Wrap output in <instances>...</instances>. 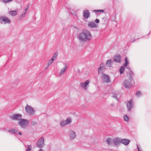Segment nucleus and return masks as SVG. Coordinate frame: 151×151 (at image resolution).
<instances>
[{
    "label": "nucleus",
    "instance_id": "nucleus-25",
    "mask_svg": "<svg viewBox=\"0 0 151 151\" xmlns=\"http://www.w3.org/2000/svg\"><path fill=\"white\" fill-rule=\"evenodd\" d=\"M124 66H121L120 69L119 70V72L121 74H122L123 73L124 71Z\"/></svg>",
    "mask_w": 151,
    "mask_h": 151
},
{
    "label": "nucleus",
    "instance_id": "nucleus-35",
    "mask_svg": "<svg viewBox=\"0 0 151 151\" xmlns=\"http://www.w3.org/2000/svg\"><path fill=\"white\" fill-rule=\"evenodd\" d=\"M12 1V0H3V1L6 3H7Z\"/></svg>",
    "mask_w": 151,
    "mask_h": 151
},
{
    "label": "nucleus",
    "instance_id": "nucleus-37",
    "mask_svg": "<svg viewBox=\"0 0 151 151\" xmlns=\"http://www.w3.org/2000/svg\"><path fill=\"white\" fill-rule=\"evenodd\" d=\"M99 20L97 19H96L95 20V22L97 23H99Z\"/></svg>",
    "mask_w": 151,
    "mask_h": 151
},
{
    "label": "nucleus",
    "instance_id": "nucleus-27",
    "mask_svg": "<svg viewBox=\"0 0 151 151\" xmlns=\"http://www.w3.org/2000/svg\"><path fill=\"white\" fill-rule=\"evenodd\" d=\"M58 55V52H55L54 54L53 55V56L51 58H52V59H53L54 60H55L57 58Z\"/></svg>",
    "mask_w": 151,
    "mask_h": 151
},
{
    "label": "nucleus",
    "instance_id": "nucleus-36",
    "mask_svg": "<svg viewBox=\"0 0 151 151\" xmlns=\"http://www.w3.org/2000/svg\"><path fill=\"white\" fill-rule=\"evenodd\" d=\"M31 124L33 125H35L37 124V123L36 122L33 121H32L31 122Z\"/></svg>",
    "mask_w": 151,
    "mask_h": 151
},
{
    "label": "nucleus",
    "instance_id": "nucleus-32",
    "mask_svg": "<svg viewBox=\"0 0 151 151\" xmlns=\"http://www.w3.org/2000/svg\"><path fill=\"white\" fill-rule=\"evenodd\" d=\"M124 121L126 122H128L129 120V118L127 115L124 116Z\"/></svg>",
    "mask_w": 151,
    "mask_h": 151
},
{
    "label": "nucleus",
    "instance_id": "nucleus-31",
    "mask_svg": "<svg viewBox=\"0 0 151 151\" xmlns=\"http://www.w3.org/2000/svg\"><path fill=\"white\" fill-rule=\"evenodd\" d=\"M93 11L95 12H104L105 11V10H104L103 9H98V10H93Z\"/></svg>",
    "mask_w": 151,
    "mask_h": 151
},
{
    "label": "nucleus",
    "instance_id": "nucleus-17",
    "mask_svg": "<svg viewBox=\"0 0 151 151\" xmlns=\"http://www.w3.org/2000/svg\"><path fill=\"white\" fill-rule=\"evenodd\" d=\"M129 140L127 139H122L121 138V143H122L125 145H128L129 143Z\"/></svg>",
    "mask_w": 151,
    "mask_h": 151
},
{
    "label": "nucleus",
    "instance_id": "nucleus-29",
    "mask_svg": "<svg viewBox=\"0 0 151 151\" xmlns=\"http://www.w3.org/2000/svg\"><path fill=\"white\" fill-rule=\"evenodd\" d=\"M136 95L137 97H139L142 96V94L140 91H138L136 92Z\"/></svg>",
    "mask_w": 151,
    "mask_h": 151
},
{
    "label": "nucleus",
    "instance_id": "nucleus-24",
    "mask_svg": "<svg viewBox=\"0 0 151 151\" xmlns=\"http://www.w3.org/2000/svg\"><path fill=\"white\" fill-rule=\"evenodd\" d=\"M54 60L52 59V58H51L50 60L48 63L47 66L46 68H45V69H47L48 67L54 62Z\"/></svg>",
    "mask_w": 151,
    "mask_h": 151
},
{
    "label": "nucleus",
    "instance_id": "nucleus-5",
    "mask_svg": "<svg viewBox=\"0 0 151 151\" xmlns=\"http://www.w3.org/2000/svg\"><path fill=\"white\" fill-rule=\"evenodd\" d=\"M101 79L103 81L106 83L110 82V79L109 76L104 73H103L101 76Z\"/></svg>",
    "mask_w": 151,
    "mask_h": 151
},
{
    "label": "nucleus",
    "instance_id": "nucleus-20",
    "mask_svg": "<svg viewBox=\"0 0 151 151\" xmlns=\"http://www.w3.org/2000/svg\"><path fill=\"white\" fill-rule=\"evenodd\" d=\"M112 65V61L111 59L107 61L106 63V65L107 66L111 67Z\"/></svg>",
    "mask_w": 151,
    "mask_h": 151
},
{
    "label": "nucleus",
    "instance_id": "nucleus-38",
    "mask_svg": "<svg viewBox=\"0 0 151 151\" xmlns=\"http://www.w3.org/2000/svg\"><path fill=\"white\" fill-rule=\"evenodd\" d=\"M28 7H29V6H28L27 7L26 9H25L24 10L25 12H27V10L28 9Z\"/></svg>",
    "mask_w": 151,
    "mask_h": 151
},
{
    "label": "nucleus",
    "instance_id": "nucleus-26",
    "mask_svg": "<svg viewBox=\"0 0 151 151\" xmlns=\"http://www.w3.org/2000/svg\"><path fill=\"white\" fill-rule=\"evenodd\" d=\"M27 148L26 151H31L32 150V146L31 145H28L27 146Z\"/></svg>",
    "mask_w": 151,
    "mask_h": 151
},
{
    "label": "nucleus",
    "instance_id": "nucleus-7",
    "mask_svg": "<svg viewBox=\"0 0 151 151\" xmlns=\"http://www.w3.org/2000/svg\"><path fill=\"white\" fill-rule=\"evenodd\" d=\"M44 145V139L43 137L39 139L37 144V145L40 148H42Z\"/></svg>",
    "mask_w": 151,
    "mask_h": 151
},
{
    "label": "nucleus",
    "instance_id": "nucleus-41",
    "mask_svg": "<svg viewBox=\"0 0 151 151\" xmlns=\"http://www.w3.org/2000/svg\"><path fill=\"white\" fill-rule=\"evenodd\" d=\"M135 39H132V42H134V41H135Z\"/></svg>",
    "mask_w": 151,
    "mask_h": 151
},
{
    "label": "nucleus",
    "instance_id": "nucleus-42",
    "mask_svg": "<svg viewBox=\"0 0 151 151\" xmlns=\"http://www.w3.org/2000/svg\"><path fill=\"white\" fill-rule=\"evenodd\" d=\"M39 151H44V150L42 149H40Z\"/></svg>",
    "mask_w": 151,
    "mask_h": 151
},
{
    "label": "nucleus",
    "instance_id": "nucleus-4",
    "mask_svg": "<svg viewBox=\"0 0 151 151\" xmlns=\"http://www.w3.org/2000/svg\"><path fill=\"white\" fill-rule=\"evenodd\" d=\"M25 109L27 114L33 115L35 114V111L34 109L32 107L27 104L25 107Z\"/></svg>",
    "mask_w": 151,
    "mask_h": 151
},
{
    "label": "nucleus",
    "instance_id": "nucleus-22",
    "mask_svg": "<svg viewBox=\"0 0 151 151\" xmlns=\"http://www.w3.org/2000/svg\"><path fill=\"white\" fill-rule=\"evenodd\" d=\"M8 132L14 134H17L18 132V131L14 129H12L10 130H8Z\"/></svg>",
    "mask_w": 151,
    "mask_h": 151
},
{
    "label": "nucleus",
    "instance_id": "nucleus-33",
    "mask_svg": "<svg viewBox=\"0 0 151 151\" xmlns=\"http://www.w3.org/2000/svg\"><path fill=\"white\" fill-rule=\"evenodd\" d=\"M26 14V12H24L20 16V18L21 19H23L25 17Z\"/></svg>",
    "mask_w": 151,
    "mask_h": 151
},
{
    "label": "nucleus",
    "instance_id": "nucleus-15",
    "mask_svg": "<svg viewBox=\"0 0 151 151\" xmlns=\"http://www.w3.org/2000/svg\"><path fill=\"white\" fill-rule=\"evenodd\" d=\"M67 68V64L66 63L64 64V67L61 69L59 73V75L60 76L63 75L65 73Z\"/></svg>",
    "mask_w": 151,
    "mask_h": 151
},
{
    "label": "nucleus",
    "instance_id": "nucleus-2",
    "mask_svg": "<svg viewBox=\"0 0 151 151\" xmlns=\"http://www.w3.org/2000/svg\"><path fill=\"white\" fill-rule=\"evenodd\" d=\"M127 68L128 69L129 73L127 76L129 78V80H126L124 82V86L126 88H129L132 86V82L133 80V76H134V73L132 71L129 67H127Z\"/></svg>",
    "mask_w": 151,
    "mask_h": 151
},
{
    "label": "nucleus",
    "instance_id": "nucleus-3",
    "mask_svg": "<svg viewBox=\"0 0 151 151\" xmlns=\"http://www.w3.org/2000/svg\"><path fill=\"white\" fill-rule=\"evenodd\" d=\"M29 121L27 119H21L18 121L19 125L22 128H25L29 123Z\"/></svg>",
    "mask_w": 151,
    "mask_h": 151
},
{
    "label": "nucleus",
    "instance_id": "nucleus-19",
    "mask_svg": "<svg viewBox=\"0 0 151 151\" xmlns=\"http://www.w3.org/2000/svg\"><path fill=\"white\" fill-rule=\"evenodd\" d=\"M106 142L108 145H111L113 144V139H112L110 138H108L107 139H106Z\"/></svg>",
    "mask_w": 151,
    "mask_h": 151
},
{
    "label": "nucleus",
    "instance_id": "nucleus-28",
    "mask_svg": "<svg viewBox=\"0 0 151 151\" xmlns=\"http://www.w3.org/2000/svg\"><path fill=\"white\" fill-rule=\"evenodd\" d=\"M125 62L124 64V66L126 67L127 66L129 63V62L127 58V57H126L125 59Z\"/></svg>",
    "mask_w": 151,
    "mask_h": 151
},
{
    "label": "nucleus",
    "instance_id": "nucleus-40",
    "mask_svg": "<svg viewBox=\"0 0 151 151\" xmlns=\"http://www.w3.org/2000/svg\"><path fill=\"white\" fill-rule=\"evenodd\" d=\"M137 149H138V151H142L141 150H140L139 149V148L138 147V146L137 145Z\"/></svg>",
    "mask_w": 151,
    "mask_h": 151
},
{
    "label": "nucleus",
    "instance_id": "nucleus-8",
    "mask_svg": "<svg viewBox=\"0 0 151 151\" xmlns=\"http://www.w3.org/2000/svg\"><path fill=\"white\" fill-rule=\"evenodd\" d=\"M106 69V67L104 63H102L99 67L98 69V73H101L102 74L104 73Z\"/></svg>",
    "mask_w": 151,
    "mask_h": 151
},
{
    "label": "nucleus",
    "instance_id": "nucleus-23",
    "mask_svg": "<svg viewBox=\"0 0 151 151\" xmlns=\"http://www.w3.org/2000/svg\"><path fill=\"white\" fill-rule=\"evenodd\" d=\"M10 20L8 17H5L4 22V24H10Z\"/></svg>",
    "mask_w": 151,
    "mask_h": 151
},
{
    "label": "nucleus",
    "instance_id": "nucleus-1",
    "mask_svg": "<svg viewBox=\"0 0 151 151\" xmlns=\"http://www.w3.org/2000/svg\"><path fill=\"white\" fill-rule=\"evenodd\" d=\"M92 38V36L90 32L88 29H83L82 32L79 33L77 39L81 42H86L90 41Z\"/></svg>",
    "mask_w": 151,
    "mask_h": 151
},
{
    "label": "nucleus",
    "instance_id": "nucleus-21",
    "mask_svg": "<svg viewBox=\"0 0 151 151\" xmlns=\"http://www.w3.org/2000/svg\"><path fill=\"white\" fill-rule=\"evenodd\" d=\"M9 14L12 16H15L17 14V12L16 11H11L9 12Z\"/></svg>",
    "mask_w": 151,
    "mask_h": 151
},
{
    "label": "nucleus",
    "instance_id": "nucleus-39",
    "mask_svg": "<svg viewBox=\"0 0 151 151\" xmlns=\"http://www.w3.org/2000/svg\"><path fill=\"white\" fill-rule=\"evenodd\" d=\"M17 133H18V134L19 135H22V133L20 132H18Z\"/></svg>",
    "mask_w": 151,
    "mask_h": 151
},
{
    "label": "nucleus",
    "instance_id": "nucleus-11",
    "mask_svg": "<svg viewBox=\"0 0 151 151\" xmlns=\"http://www.w3.org/2000/svg\"><path fill=\"white\" fill-rule=\"evenodd\" d=\"M90 81L89 80H87L84 82H81L80 83L81 87L85 90H86L87 86L90 83Z\"/></svg>",
    "mask_w": 151,
    "mask_h": 151
},
{
    "label": "nucleus",
    "instance_id": "nucleus-13",
    "mask_svg": "<svg viewBox=\"0 0 151 151\" xmlns=\"http://www.w3.org/2000/svg\"><path fill=\"white\" fill-rule=\"evenodd\" d=\"M127 106L128 110L130 111H131L133 107L132 105V99L130 100L127 103Z\"/></svg>",
    "mask_w": 151,
    "mask_h": 151
},
{
    "label": "nucleus",
    "instance_id": "nucleus-14",
    "mask_svg": "<svg viewBox=\"0 0 151 151\" xmlns=\"http://www.w3.org/2000/svg\"><path fill=\"white\" fill-rule=\"evenodd\" d=\"M88 26L91 28H96L98 27V24H96L94 22H89L88 23Z\"/></svg>",
    "mask_w": 151,
    "mask_h": 151
},
{
    "label": "nucleus",
    "instance_id": "nucleus-18",
    "mask_svg": "<svg viewBox=\"0 0 151 151\" xmlns=\"http://www.w3.org/2000/svg\"><path fill=\"white\" fill-rule=\"evenodd\" d=\"M83 16L85 19L88 18L90 16V13L88 10L83 11Z\"/></svg>",
    "mask_w": 151,
    "mask_h": 151
},
{
    "label": "nucleus",
    "instance_id": "nucleus-12",
    "mask_svg": "<svg viewBox=\"0 0 151 151\" xmlns=\"http://www.w3.org/2000/svg\"><path fill=\"white\" fill-rule=\"evenodd\" d=\"M69 135L70 136V139L71 140H73L76 137V132L72 130H70L69 132Z\"/></svg>",
    "mask_w": 151,
    "mask_h": 151
},
{
    "label": "nucleus",
    "instance_id": "nucleus-34",
    "mask_svg": "<svg viewBox=\"0 0 151 151\" xmlns=\"http://www.w3.org/2000/svg\"><path fill=\"white\" fill-rule=\"evenodd\" d=\"M112 97L113 98L116 99L117 100H118V99L117 98V95L116 94H113L112 96Z\"/></svg>",
    "mask_w": 151,
    "mask_h": 151
},
{
    "label": "nucleus",
    "instance_id": "nucleus-16",
    "mask_svg": "<svg viewBox=\"0 0 151 151\" xmlns=\"http://www.w3.org/2000/svg\"><path fill=\"white\" fill-rule=\"evenodd\" d=\"M121 56L119 55H116L114 56L113 58V60L114 62L117 63L121 62Z\"/></svg>",
    "mask_w": 151,
    "mask_h": 151
},
{
    "label": "nucleus",
    "instance_id": "nucleus-10",
    "mask_svg": "<svg viewBox=\"0 0 151 151\" xmlns=\"http://www.w3.org/2000/svg\"><path fill=\"white\" fill-rule=\"evenodd\" d=\"M113 144L115 146H118L121 144V138L115 137L113 139Z\"/></svg>",
    "mask_w": 151,
    "mask_h": 151
},
{
    "label": "nucleus",
    "instance_id": "nucleus-9",
    "mask_svg": "<svg viewBox=\"0 0 151 151\" xmlns=\"http://www.w3.org/2000/svg\"><path fill=\"white\" fill-rule=\"evenodd\" d=\"M22 115L20 114H16L10 116L11 119L14 120H18L21 119Z\"/></svg>",
    "mask_w": 151,
    "mask_h": 151
},
{
    "label": "nucleus",
    "instance_id": "nucleus-6",
    "mask_svg": "<svg viewBox=\"0 0 151 151\" xmlns=\"http://www.w3.org/2000/svg\"><path fill=\"white\" fill-rule=\"evenodd\" d=\"M71 122V119L68 118L65 120L61 121L60 122V125L62 127H64L68 124H69Z\"/></svg>",
    "mask_w": 151,
    "mask_h": 151
},
{
    "label": "nucleus",
    "instance_id": "nucleus-30",
    "mask_svg": "<svg viewBox=\"0 0 151 151\" xmlns=\"http://www.w3.org/2000/svg\"><path fill=\"white\" fill-rule=\"evenodd\" d=\"M5 17H0V23L3 24L4 22Z\"/></svg>",
    "mask_w": 151,
    "mask_h": 151
}]
</instances>
